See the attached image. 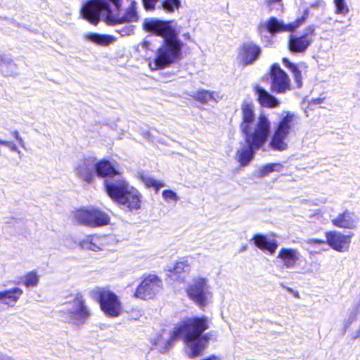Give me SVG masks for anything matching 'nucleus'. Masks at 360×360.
<instances>
[{
  "label": "nucleus",
  "mask_w": 360,
  "mask_h": 360,
  "mask_svg": "<svg viewBox=\"0 0 360 360\" xmlns=\"http://www.w3.org/2000/svg\"><path fill=\"white\" fill-rule=\"evenodd\" d=\"M210 328L207 317L188 318L180 322L173 330L170 339L167 340L163 347H160L161 352H165L171 346V342L177 338H181L185 344L186 352L189 357L195 358L202 354L207 347L211 338V333L203 334ZM163 343L162 338H158L155 345L160 346Z\"/></svg>",
  "instance_id": "obj_3"
},
{
  "label": "nucleus",
  "mask_w": 360,
  "mask_h": 360,
  "mask_svg": "<svg viewBox=\"0 0 360 360\" xmlns=\"http://www.w3.org/2000/svg\"><path fill=\"white\" fill-rule=\"evenodd\" d=\"M183 37L185 39H187L188 41H193L191 34H189V32H186L184 34H183Z\"/></svg>",
  "instance_id": "obj_44"
},
{
  "label": "nucleus",
  "mask_w": 360,
  "mask_h": 360,
  "mask_svg": "<svg viewBox=\"0 0 360 360\" xmlns=\"http://www.w3.org/2000/svg\"><path fill=\"white\" fill-rule=\"evenodd\" d=\"M141 316V314L139 310H132L130 314L131 319L138 320Z\"/></svg>",
  "instance_id": "obj_41"
},
{
  "label": "nucleus",
  "mask_w": 360,
  "mask_h": 360,
  "mask_svg": "<svg viewBox=\"0 0 360 360\" xmlns=\"http://www.w3.org/2000/svg\"><path fill=\"white\" fill-rule=\"evenodd\" d=\"M107 240L105 236H88L79 243V245L83 249L97 252L106 248Z\"/></svg>",
  "instance_id": "obj_21"
},
{
  "label": "nucleus",
  "mask_w": 360,
  "mask_h": 360,
  "mask_svg": "<svg viewBox=\"0 0 360 360\" xmlns=\"http://www.w3.org/2000/svg\"><path fill=\"white\" fill-rule=\"evenodd\" d=\"M22 293V290L19 288H13L0 292V304L12 307L15 306Z\"/></svg>",
  "instance_id": "obj_24"
},
{
  "label": "nucleus",
  "mask_w": 360,
  "mask_h": 360,
  "mask_svg": "<svg viewBox=\"0 0 360 360\" xmlns=\"http://www.w3.org/2000/svg\"><path fill=\"white\" fill-rule=\"evenodd\" d=\"M315 35L314 25L307 27L302 35L290 34L288 41V48L292 53H303L311 45Z\"/></svg>",
  "instance_id": "obj_14"
},
{
  "label": "nucleus",
  "mask_w": 360,
  "mask_h": 360,
  "mask_svg": "<svg viewBox=\"0 0 360 360\" xmlns=\"http://www.w3.org/2000/svg\"><path fill=\"white\" fill-rule=\"evenodd\" d=\"M302 257L297 249L282 248L279 250L276 259L286 269H295L300 266Z\"/></svg>",
  "instance_id": "obj_18"
},
{
  "label": "nucleus",
  "mask_w": 360,
  "mask_h": 360,
  "mask_svg": "<svg viewBox=\"0 0 360 360\" xmlns=\"http://www.w3.org/2000/svg\"><path fill=\"white\" fill-rule=\"evenodd\" d=\"M304 243L309 245L311 248H319L322 245L326 243L324 240H320L316 238H309L304 240Z\"/></svg>",
  "instance_id": "obj_37"
},
{
  "label": "nucleus",
  "mask_w": 360,
  "mask_h": 360,
  "mask_svg": "<svg viewBox=\"0 0 360 360\" xmlns=\"http://www.w3.org/2000/svg\"><path fill=\"white\" fill-rule=\"evenodd\" d=\"M162 281L154 275L146 277L137 287L135 297L141 299H150L160 290Z\"/></svg>",
  "instance_id": "obj_15"
},
{
  "label": "nucleus",
  "mask_w": 360,
  "mask_h": 360,
  "mask_svg": "<svg viewBox=\"0 0 360 360\" xmlns=\"http://www.w3.org/2000/svg\"><path fill=\"white\" fill-rule=\"evenodd\" d=\"M203 360H221V358L215 355H212Z\"/></svg>",
  "instance_id": "obj_45"
},
{
  "label": "nucleus",
  "mask_w": 360,
  "mask_h": 360,
  "mask_svg": "<svg viewBox=\"0 0 360 360\" xmlns=\"http://www.w3.org/2000/svg\"><path fill=\"white\" fill-rule=\"evenodd\" d=\"M13 137L17 140L18 143L22 147L25 148V143L22 139L20 136V134L18 131H14L12 133Z\"/></svg>",
  "instance_id": "obj_40"
},
{
  "label": "nucleus",
  "mask_w": 360,
  "mask_h": 360,
  "mask_svg": "<svg viewBox=\"0 0 360 360\" xmlns=\"http://www.w3.org/2000/svg\"><path fill=\"white\" fill-rule=\"evenodd\" d=\"M282 0H266V2L269 6H271L274 4H279Z\"/></svg>",
  "instance_id": "obj_43"
},
{
  "label": "nucleus",
  "mask_w": 360,
  "mask_h": 360,
  "mask_svg": "<svg viewBox=\"0 0 360 360\" xmlns=\"http://www.w3.org/2000/svg\"><path fill=\"white\" fill-rule=\"evenodd\" d=\"M0 144L8 147L11 151L16 152L18 153H20L16 145L11 141L1 140L0 141Z\"/></svg>",
  "instance_id": "obj_39"
},
{
  "label": "nucleus",
  "mask_w": 360,
  "mask_h": 360,
  "mask_svg": "<svg viewBox=\"0 0 360 360\" xmlns=\"http://www.w3.org/2000/svg\"><path fill=\"white\" fill-rule=\"evenodd\" d=\"M253 240L257 248L262 250L268 251L271 255H273L278 248L276 240H269L266 236L262 234H256L253 238Z\"/></svg>",
  "instance_id": "obj_25"
},
{
  "label": "nucleus",
  "mask_w": 360,
  "mask_h": 360,
  "mask_svg": "<svg viewBox=\"0 0 360 360\" xmlns=\"http://www.w3.org/2000/svg\"><path fill=\"white\" fill-rule=\"evenodd\" d=\"M120 0H91L86 2L81 9V16L93 25H97L102 18L109 25H120L127 23L117 31L122 36L133 33L134 27L129 22H136L139 16L135 8V2H132L124 14L120 15L119 9Z\"/></svg>",
  "instance_id": "obj_2"
},
{
  "label": "nucleus",
  "mask_w": 360,
  "mask_h": 360,
  "mask_svg": "<svg viewBox=\"0 0 360 360\" xmlns=\"http://www.w3.org/2000/svg\"><path fill=\"white\" fill-rule=\"evenodd\" d=\"M75 219L82 224L90 227H100L109 224L110 217L98 209H80L75 212Z\"/></svg>",
  "instance_id": "obj_12"
},
{
  "label": "nucleus",
  "mask_w": 360,
  "mask_h": 360,
  "mask_svg": "<svg viewBox=\"0 0 360 360\" xmlns=\"http://www.w3.org/2000/svg\"><path fill=\"white\" fill-rule=\"evenodd\" d=\"M261 52V48L258 45L252 41L245 42L238 49L237 60L243 66L252 65L258 60Z\"/></svg>",
  "instance_id": "obj_16"
},
{
  "label": "nucleus",
  "mask_w": 360,
  "mask_h": 360,
  "mask_svg": "<svg viewBox=\"0 0 360 360\" xmlns=\"http://www.w3.org/2000/svg\"><path fill=\"white\" fill-rule=\"evenodd\" d=\"M353 234L345 235L338 231L326 233L328 245L334 250L344 252L349 250Z\"/></svg>",
  "instance_id": "obj_17"
},
{
  "label": "nucleus",
  "mask_w": 360,
  "mask_h": 360,
  "mask_svg": "<svg viewBox=\"0 0 360 360\" xmlns=\"http://www.w3.org/2000/svg\"><path fill=\"white\" fill-rule=\"evenodd\" d=\"M163 199L166 202L173 201L176 202L179 200L177 194L172 190H165L162 193Z\"/></svg>",
  "instance_id": "obj_36"
},
{
  "label": "nucleus",
  "mask_w": 360,
  "mask_h": 360,
  "mask_svg": "<svg viewBox=\"0 0 360 360\" xmlns=\"http://www.w3.org/2000/svg\"><path fill=\"white\" fill-rule=\"evenodd\" d=\"M96 174L100 177H108L107 180L115 179L117 176H122L110 162L105 160L96 163Z\"/></svg>",
  "instance_id": "obj_23"
},
{
  "label": "nucleus",
  "mask_w": 360,
  "mask_h": 360,
  "mask_svg": "<svg viewBox=\"0 0 360 360\" xmlns=\"http://www.w3.org/2000/svg\"><path fill=\"white\" fill-rule=\"evenodd\" d=\"M331 223L340 229H354L357 227L359 218L354 212L346 210L333 217Z\"/></svg>",
  "instance_id": "obj_20"
},
{
  "label": "nucleus",
  "mask_w": 360,
  "mask_h": 360,
  "mask_svg": "<svg viewBox=\"0 0 360 360\" xmlns=\"http://www.w3.org/2000/svg\"><path fill=\"white\" fill-rule=\"evenodd\" d=\"M143 27L146 32L163 39L161 46L156 51L155 58L149 63L151 70L162 69L181 60L184 43L179 39V31L173 20L147 18L145 19Z\"/></svg>",
  "instance_id": "obj_1"
},
{
  "label": "nucleus",
  "mask_w": 360,
  "mask_h": 360,
  "mask_svg": "<svg viewBox=\"0 0 360 360\" xmlns=\"http://www.w3.org/2000/svg\"><path fill=\"white\" fill-rule=\"evenodd\" d=\"M271 90L277 94H283L291 90L288 75L278 64H274L270 71Z\"/></svg>",
  "instance_id": "obj_13"
},
{
  "label": "nucleus",
  "mask_w": 360,
  "mask_h": 360,
  "mask_svg": "<svg viewBox=\"0 0 360 360\" xmlns=\"http://www.w3.org/2000/svg\"><path fill=\"white\" fill-rule=\"evenodd\" d=\"M15 68V65L13 61L4 57L0 53V70L5 75H9L11 73L13 69Z\"/></svg>",
  "instance_id": "obj_33"
},
{
  "label": "nucleus",
  "mask_w": 360,
  "mask_h": 360,
  "mask_svg": "<svg viewBox=\"0 0 360 360\" xmlns=\"http://www.w3.org/2000/svg\"><path fill=\"white\" fill-rule=\"evenodd\" d=\"M283 165L280 163H271L262 166L259 169L258 176L263 177L273 172H281L283 169Z\"/></svg>",
  "instance_id": "obj_30"
},
{
  "label": "nucleus",
  "mask_w": 360,
  "mask_h": 360,
  "mask_svg": "<svg viewBox=\"0 0 360 360\" xmlns=\"http://www.w3.org/2000/svg\"><path fill=\"white\" fill-rule=\"evenodd\" d=\"M188 269V264L187 261H179L177 262L172 269L170 270L171 272L174 274H180L183 271H186Z\"/></svg>",
  "instance_id": "obj_35"
},
{
  "label": "nucleus",
  "mask_w": 360,
  "mask_h": 360,
  "mask_svg": "<svg viewBox=\"0 0 360 360\" xmlns=\"http://www.w3.org/2000/svg\"><path fill=\"white\" fill-rule=\"evenodd\" d=\"M258 103L264 108H274L279 105V101L259 85L255 86Z\"/></svg>",
  "instance_id": "obj_22"
},
{
  "label": "nucleus",
  "mask_w": 360,
  "mask_h": 360,
  "mask_svg": "<svg viewBox=\"0 0 360 360\" xmlns=\"http://www.w3.org/2000/svg\"><path fill=\"white\" fill-rule=\"evenodd\" d=\"M193 97L202 103H207L210 101L218 103L222 98V96L219 93L207 90L199 91Z\"/></svg>",
  "instance_id": "obj_27"
},
{
  "label": "nucleus",
  "mask_w": 360,
  "mask_h": 360,
  "mask_svg": "<svg viewBox=\"0 0 360 360\" xmlns=\"http://www.w3.org/2000/svg\"><path fill=\"white\" fill-rule=\"evenodd\" d=\"M295 124V116L287 114L278 122L275 127L274 133L270 138L269 147L276 151H285L288 148L287 138Z\"/></svg>",
  "instance_id": "obj_6"
},
{
  "label": "nucleus",
  "mask_w": 360,
  "mask_h": 360,
  "mask_svg": "<svg viewBox=\"0 0 360 360\" xmlns=\"http://www.w3.org/2000/svg\"><path fill=\"white\" fill-rule=\"evenodd\" d=\"M83 37L86 41L100 46H108L115 41V37L113 36L94 32L86 33Z\"/></svg>",
  "instance_id": "obj_26"
},
{
  "label": "nucleus",
  "mask_w": 360,
  "mask_h": 360,
  "mask_svg": "<svg viewBox=\"0 0 360 360\" xmlns=\"http://www.w3.org/2000/svg\"><path fill=\"white\" fill-rule=\"evenodd\" d=\"M302 269H303V271H304L306 269V266L304 265L303 267L302 268Z\"/></svg>",
  "instance_id": "obj_48"
},
{
  "label": "nucleus",
  "mask_w": 360,
  "mask_h": 360,
  "mask_svg": "<svg viewBox=\"0 0 360 360\" xmlns=\"http://www.w3.org/2000/svg\"><path fill=\"white\" fill-rule=\"evenodd\" d=\"M105 188L108 195L124 209L133 211L141 208V194L122 176L106 180Z\"/></svg>",
  "instance_id": "obj_4"
},
{
  "label": "nucleus",
  "mask_w": 360,
  "mask_h": 360,
  "mask_svg": "<svg viewBox=\"0 0 360 360\" xmlns=\"http://www.w3.org/2000/svg\"><path fill=\"white\" fill-rule=\"evenodd\" d=\"M358 88H359L358 93L359 94L358 95V96H359V97H360V79H359V83H358Z\"/></svg>",
  "instance_id": "obj_46"
},
{
  "label": "nucleus",
  "mask_w": 360,
  "mask_h": 360,
  "mask_svg": "<svg viewBox=\"0 0 360 360\" xmlns=\"http://www.w3.org/2000/svg\"><path fill=\"white\" fill-rule=\"evenodd\" d=\"M75 172L77 176L90 184L94 179L96 173V162L94 158L83 159L75 167Z\"/></svg>",
  "instance_id": "obj_19"
},
{
  "label": "nucleus",
  "mask_w": 360,
  "mask_h": 360,
  "mask_svg": "<svg viewBox=\"0 0 360 360\" xmlns=\"http://www.w3.org/2000/svg\"><path fill=\"white\" fill-rule=\"evenodd\" d=\"M308 14V9H306L301 18L288 24H285L282 20H279L275 17H271L266 22L259 24L257 27L258 34L261 37H267L268 34L274 36L278 32H292L306 21Z\"/></svg>",
  "instance_id": "obj_7"
},
{
  "label": "nucleus",
  "mask_w": 360,
  "mask_h": 360,
  "mask_svg": "<svg viewBox=\"0 0 360 360\" xmlns=\"http://www.w3.org/2000/svg\"><path fill=\"white\" fill-rule=\"evenodd\" d=\"M283 63L285 67L292 72L297 86L300 88L302 85V77L299 66L291 63L288 59L285 58H283Z\"/></svg>",
  "instance_id": "obj_28"
},
{
  "label": "nucleus",
  "mask_w": 360,
  "mask_h": 360,
  "mask_svg": "<svg viewBox=\"0 0 360 360\" xmlns=\"http://www.w3.org/2000/svg\"><path fill=\"white\" fill-rule=\"evenodd\" d=\"M62 312L68 314V319L77 326L84 323L90 316L85 300L80 295H77L72 302L68 303Z\"/></svg>",
  "instance_id": "obj_11"
},
{
  "label": "nucleus",
  "mask_w": 360,
  "mask_h": 360,
  "mask_svg": "<svg viewBox=\"0 0 360 360\" xmlns=\"http://www.w3.org/2000/svg\"><path fill=\"white\" fill-rule=\"evenodd\" d=\"M40 276L37 270H32L26 273L22 278V283L26 288L36 287L39 283Z\"/></svg>",
  "instance_id": "obj_29"
},
{
  "label": "nucleus",
  "mask_w": 360,
  "mask_h": 360,
  "mask_svg": "<svg viewBox=\"0 0 360 360\" xmlns=\"http://www.w3.org/2000/svg\"><path fill=\"white\" fill-rule=\"evenodd\" d=\"M143 6L147 11H153L158 0H142Z\"/></svg>",
  "instance_id": "obj_38"
},
{
  "label": "nucleus",
  "mask_w": 360,
  "mask_h": 360,
  "mask_svg": "<svg viewBox=\"0 0 360 360\" xmlns=\"http://www.w3.org/2000/svg\"><path fill=\"white\" fill-rule=\"evenodd\" d=\"M186 292L188 297L200 307H206L212 298L211 285L207 278L195 276L188 284Z\"/></svg>",
  "instance_id": "obj_8"
},
{
  "label": "nucleus",
  "mask_w": 360,
  "mask_h": 360,
  "mask_svg": "<svg viewBox=\"0 0 360 360\" xmlns=\"http://www.w3.org/2000/svg\"><path fill=\"white\" fill-rule=\"evenodd\" d=\"M314 253H315V252H313V251H310V252H309V255H314Z\"/></svg>",
  "instance_id": "obj_47"
},
{
  "label": "nucleus",
  "mask_w": 360,
  "mask_h": 360,
  "mask_svg": "<svg viewBox=\"0 0 360 360\" xmlns=\"http://www.w3.org/2000/svg\"><path fill=\"white\" fill-rule=\"evenodd\" d=\"M161 7L167 13H172L181 6L180 0H160Z\"/></svg>",
  "instance_id": "obj_32"
},
{
  "label": "nucleus",
  "mask_w": 360,
  "mask_h": 360,
  "mask_svg": "<svg viewBox=\"0 0 360 360\" xmlns=\"http://www.w3.org/2000/svg\"><path fill=\"white\" fill-rule=\"evenodd\" d=\"M241 122L240 129L243 136L269 137L271 122L264 115L255 118V105L253 103L244 101L240 107Z\"/></svg>",
  "instance_id": "obj_5"
},
{
  "label": "nucleus",
  "mask_w": 360,
  "mask_h": 360,
  "mask_svg": "<svg viewBox=\"0 0 360 360\" xmlns=\"http://www.w3.org/2000/svg\"><path fill=\"white\" fill-rule=\"evenodd\" d=\"M94 297L100 303L101 309L108 316H118L122 311V304L118 297L107 288H96L91 291Z\"/></svg>",
  "instance_id": "obj_9"
},
{
  "label": "nucleus",
  "mask_w": 360,
  "mask_h": 360,
  "mask_svg": "<svg viewBox=\"0 0 360 360\" xmlns=\"http://www.w3.org/2000/svg\"><path fill=\"white\" fill-rule=\"evenodd\" d=\"M247 145L243 146L236 154V160L243 167L249 165L255 156L256 150L263 148L269 137L255 136L252 135L244 136Z\"/></svg>",
  "instance_id": "obj_10"
},
{
  "label": "nucleus",
  "mask_w": 360,
  "mask_h": 360,
  "mask_svg": "<svg viewBox=\"0 0 360 360\" xmlns=\"http://www.w3.org/2000/svg\"><path fill=\"white\" fill-rule=\"evenodd\" d=\"M141 181L147 188H153L156 191L165 186V184L162 181H157L148 175H141Z\"/></svg>",
  "instance_id": "obj_31"
},
{
  "label": "nucleus",
  "mask_w": 360,
  "mask_h": 360,
  "mask_svg": "<svg viewBox=\"0 0 360 360\" xmlns=\"http://www.w3.org/2000/svg\"><path fill=\"white\" fill-rule=\"evenodd\" d=\"M334 4L337 14L345 16L349 13V8L345 0H334Z\"/></svg>",
  "instance_id": "obj_34"
},
{
  "label": "nucleus",
  "mask_w": 360,
  "mask_h": 360,
  "mask_svg": "<svg viewBox=\"0 0 360 360\" xmlns=\"http://www.w3.org/2000/svg\"><path fill=\"white\" fill-rule=\"evenodd\" d=\"M0 360H15L12 356L0 352Z\"/></svg>",
  "instance_id": "obj_42"
}]
</instances>
